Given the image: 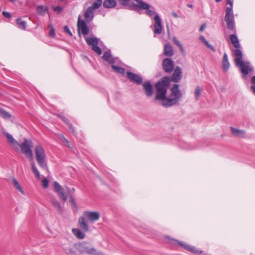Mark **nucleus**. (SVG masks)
Returning a JSON list of instances; mask_svg holds the SVG:
<instances>
[{"mask_svg": "<svg viewBox=\"0 0 255 255\" xmlns=\"http://www.w3.org/2000/svg\"><path fill=\"white\" fill-rule=\"evenodd\" d=\"M121 3L124 6H127L129 3V0H120Z\"/></svg>", "mask_w": 255, "mask_h": 255, "instance_id": "obj_50", "label": "nucleus"}, {"mask_svg": "<svg viewBox=\"0 0 255 255\" xmlns=\"http://www.w3.org/2000/svg\"><path fill=\"white\" fill-rule=\"evenodd\" d=\"M66 146H67L68 147H69V148H72V147L70 146V144H69V142H68V144H66Z\"/></svg>", "mask_w": 255, "mask_h": 255, "instance_id": "obj_56", "label": "nucleus"}, {"mask_svg": "<svg viewBox=\"0 0 255 255\" xmlns=\"http://www.w3.org/2000/svg\"><path fill=\"white\" fill-rule=\"evenodd\" d=\"M21 149L23 153H24L27 157L32 159L33 153L31 147H32V142L30 140L24 138V142L18 145Z\"/></svg>", "mask_w": 255, "mask_h": 255, "instance_id": "obj_6", "label": "nucleus"}, {"mask_svg": "<svg viewBox=\"0 0 255 255\" xmlns=\"http://www.w3.org/2000/svg\"><path fill=\"white\" fill-rule=\"evenodd\" d=\"M67 126L68 127L69 131L72 133L75 132V129L74 127H73L72 124L70 123L69 124L67 125Z\"/></svg>", "mask_w": 255, "mask_h": 255, "instance_id": "obj_49", "label": "nucleus"}, {"mask_svg": "<svg viewBox=\"0 0 255 255\" xmlns=\"http://www.w3.org/2000/svg\"><path fill=\"white\" fill-rule=\"evenodd\" d=\"M9 1H11V2H13L15 1V0H9Z\"/></svg>", "mask_w": 255, "mask_h": 255, "instance_id": "obj_59", "label": "nucleus"}, {"mask_svg": "<svg viewBox=\"0 0 255 255\" xmlns=\"http://www.w3.org/2000/svg\"><path fill=\"white\" fill-rule=\"evenodd\" d=\"M182 97V93L179 89V85L174 84L170 89V94L167 96L166 93L163 95L160 104L164 107L168 108L176 105H178L179 102Z\"/></svg>", "mask_w": 255, "mask_h": 255, "instance_id": "obj_1", "label": "nucleus"}, {"mask_svg": "<svg viewBox=\"0 0 255 255\" xmlns=\"http://www.w3.org/2000/svg\"><path fill=\"white\" fill-rule=\"evenodd\" d=\"M187 6L190 8H193V6L192 4L188 3Z\"/></svg>", "mask_w": 255, "mask_h": 255, "instance_id": "obj_55", "label": "nucleus"}, {"mask_svg": "<svg viewBox=\"0 0 255 255\" xmlns=\"http://www.w3.org/2000/svg\"><path fill=\"white\" fill-rule=\"evenodd\" d=\"M35 154L38 165L43 169H47L46 154L43 148L41 145H37L35 147Z\"/></svg>", "mask_w": 255, "mask_h": 255, "instance_id": "obj_4", "label": "nucleus"}, {"mask_svg": "<svg viewBox=\"0 0 255 255\" xmlns=\"http://www.w3.org/2000/svg\"><path fill=\"white\" fill-rule=\"evenodd\" d=\"M60 138L62 141H63V142H65L66 144H68L69 141L63 135H60Z\"/></svg>", "mask_w": 255, "mask_h": 255, "instance_id": "obj_52", "label": "nucleus"}, {"mask_svg": "<svg viewBox=\"0 0 255 255\" xmlns=\"http://www.w3.org/2000/svg\"><path fill=\"white\" fill-rule=\"evenodd\" d=\"M233 52L235 57V62L236 64L240 68L241 72L243 75V77L246 78L250 71H253V69L250 66L249 62L245 63L243 61V53L241 50L235 49Z\"/></svg>", "mask_w": 255, "mask_h": 255, "instance_id": "obj_2", "label": "nucleus"}, {"mask_svg": "<svg viewBox=\"0 0 255 255\" xmlns=\"http://www.w3.org/2000/svg\"><path fill=\"white\" fill-rule=\"evenodd\" d=\"M201 89L199 86H197L194 91V95L196 101L199 100V97L201 94Z\"/></svg>", "mask_w": 255, "mask_h": 255, "instance_id": "obj_38", "label": "nucleus"}, {"mask_svg": "<svg viewBox=\"0 0 255 255\" xmlns=\"http://www.w3.org/2000/svg\"><path fill=\"white\" fill-rule=\"evenodd\" d=\"M54 187L55 191L58 193L59 197L62 199L63 202H66L67 199V197L62 186L57 181H55L54 182Z\"/></svg>", "mask_w": 255, "mask_h": 255, "instance_id": "obj_13", "label": "nucleus"}, {"mask_svg": "<svg viewBox=\"0 0 255 255\" xmlns=\"http://www.w3.org/2000/svg\"><path fill=\"white\" fill-rule=\"evenodd\" d=\"M155 87L156 88V95L154 98L155 100H159V81H158L156 82L155 85Z\"/></svg>", "mask_w": 255, "mask_h": 255, "instance_id": "obj_36", "label": "nucleus"}, {"mask_svg": "<svg viewBox=\"0 0 255 255\" xmlns=\"http://www.w3.org/2000/svg\"><path fill=\"white\" fill-rule=\"evenodd\" d=\"M109 240H103L101 244V245L103 246L104 248L108 249L109 250H111L112 249V247L109 246Z\"/></svg>", "mask_w": 255, "mask_h": 255, "instance_id": "obj_40", "label": "nucleus"}, {"mask_svg": "<svg viewBox=\"0 0 255 255\" xmlns=\"http://www.w3.org/2000/svg\"><path fill=\"white\" fill-rule=\"evenodd\" d=\"M102 58L104 60L108 62L110 64H115L116 63L117 60H118V58L114 57L112 55L110 51H105Z\"/></svg>", "mask_w": 255, "mask_h": 255, "instance_id": "obj_18", "label": "nucleus"}, {"mask_svg": "<svg viewBox=\"0 0 255 255\" xmlns=\"http://www.w3.org/2000/svg\"><path fill=\"white\" fill-rule=\"evenodd\" d=\"M171 79L168 76H164L160 80V99L165 93H167V89Z\"/></svg>", "mask_w": 255, "mask_h": 255, "instance_id": "obj_10", "label": "nucleus"}, {"mask_svg": "<svg viewBox=\"0 0 255 255\" xmlns=\"http://www.w3.org/2000/svg\"><path fill=\"white\" fill-rule=\"evenodd\" d=\"M251 82L252 84L251 86V90H252L253 93L255 95V76H254L252 77Z\"/></svg>", "mask_w": 255, "mask_h": 255, "instance_id": "obj_42", "label": "nucleus"}, {"mask_svg": "<svg viewBox=\"0 0 255 255\" xmlns=\"http://www.w3.org/2000/svg\"><path fill=\"white\" fill-rule=\"evenodd\" d=\"M65 253L67 255H80L77 252L72 248H64Z\"/></svg>", "mask_w": 255, "mask_h": 255, "instance_id": "obj_33", "label": "nucleus"}, {"mask_svg": "<svg viewBox=\"0 0 255 255\" xmlns=\"http://www.w3.org/2000/svg\"><path fill=\"white\" fill-rule=\"evenodd\" d=\"M77 28L78 32H81L84 35H87L89 33L90 30L86 22L83 19H81L80 16L78 17Z\"/></svg>", "mask_w": 255, "mask_h": 255, "instance_id": "obj_12", "label": "nucleus"}, {"mask_svg": "<svg viewBox=\"0 0 255 255\" xmlns=\"http://www.w3.org/2000/svg\"><path fill=\"white\" fill-rule=\"evenodd\" d=\"M230 39L233 46L236 48V49H239L238 48H240V44L237 36L234 34H231Z\"/></svg>", "mask_w": 255, "mask_h": 255, "instance_id": "obj_23", "label": "nucleus"}, {"mask_svg": "<svg viewBox=\"0 0 255 255\" xmlns=\"http://www.w3.org/2000/svg\"><path fill=\"white\" fill-rule=\"evenodd\" d=\"M163 54L167 57H171L174 54V51L172 45L167 43L164 45Z\"/></svg>", "mask_w": 255, "mask_h": 255, "instance_id": "obj_20", "label": "nucleus"}, {"mask_svg": "<svg viewBox=\"0 0 255 255\" xmlns=\"http://www.w3.org/2000/svg\"><path fill=\"white\" fill-rule=\"evenodd\" d=\"M160 32H161V29H162V26H161V24H160Z\"/></svg>", "mask_w": 255, "mask_h": 255, "instance_id": "obj_58", "label": "nucleus"}, {"mask_svg": "<svg viewBox=\"0 0 255 255\" xmlns=\"http://www.w3.org/2000/svg\"><path fill=\"white\" fill-rule=\"evenodd\" d=\"M111 67L114 71L119 74L124 75L125 73L126 70L125 68L121 67H119L114 65V64H111Z\"/></svg>", "mask_w": 255, "mask_h": 255, "instance_id": "obj_31", "label": "nucleus"}, {"mask_svg": "<svg viewBox=\"0 0 255 255\" xmlns=\"http://www.w3.org/2000/svg\"><path fill=\"white\" fill-rule=\"evenodd\" d=\"M150 6L148 9H144L146 10L145 14L152 17L154 15V20L155 23L154 24V32L155 34H159V15L156 14L155 11L150 9Z\"/></svg>", "mask_w": 255, "mask_h": 255, "instance_id": "obj_8", "label": "nucleus"}, {"mask_svg": "<svg viewBox=\"0 0 255 255\" xmlns=\"http://www.w3.org/2000/svg\"><path fill=\"white\" fill-rule=\"evenodd\" d=\"M84 17L87 22H90L94 17V10L89 7L85 12Z\"/></svg>", "mask_w": 255, "mask_h": 255, "instance_id": "obj_22", "label": "nucleus"}, {"mask_svg": "<svg viewBox=\"0 0 255 255\" xmlns=\"http://www.w3.org/2000/svg\"><path fill=\"white\" fill-rule=\"evenodd\" d=\"M16 23L17 25V27L22 30H25L27 25L25 21L22 20L20 18H18L16 20Z\"/></svg>", "mask_w": 255, "mask_h": 255, "instance_id": "obj_28", "label": "nucleus"}, {"mask_svg": "<svg viewBox=\"0 0 255 255\" xmlns=\"http://www.w3.org/2000/svg\"><path fill=\"white\" fill-rule=\"evenodd\" d=\"M31 170L32 172L34 173L35 176L37 178L39 179L40 178V173L38 171L37 168L35 165L34 163H32L31 164Z\"/></svg>", "mask_w": 255, "mask_h": 255, "instance_id": "obj_37", "label": "nucleus"}, {"mask_svg": "<svg viewBox=\"0 0 255 255\" xmlns=\"http://www.w3.org/2000/svg\"><path fill=\"white\" fill-rule=\"evenodd\" d=\"M222 66L224 71L226 72L228 70L230 64L228 60V57L227 54L225 52L224 54L223 58L222 60Z\"/></svg>", "mask_w": 255, "mask_h": 255, "instance_id": "obj_25", "label": "nucleus"}, {"mask_svg": "<svg viewBox=\"0 0 255 255\" xmlns=\"http://www.w3.org/2000/svg\"><path fill=\"white\" fill-rule=\"evenodd\" d=\"M48 10V8L43 5H39L36 7L37 12L41 15H44Z\"/></svg>", "mask_w": 255, "mask_h": 255, "instance_id": "obj_29", "label": "nucleus"}, {"mask_svg": "<svg viewBox=\"0 0 255 255\" xmlns=\"http://www.w3.org/2000/svg\"><path fill=\"white\" fill-rule=\"evenodd\" d=\"M59 117L67 125L70 123L69 120L66 117L62 116H60Z\"/></svg>", "mask_w": 255, "mask_h": 255, "instance_id": "obj_48", "label": "nucleus"}, {"mask_svg": "<svg viewBox=\"0 0 255 255\" xmlns=\"http://www.w3.org/2000/svg\"><path fill=\"white\" fill-rule=\"evenodd\" d=\"M0 115L2 118L5 119H9L11 117V115L9 113L1 108H0Z\"/></svg>", "mask_w": 255, "mask_h": 255, "instance_id": "obj_34", "label": "nucleus"}, {"mask_svg": "<svg viewBox=\"0 0 255 255\" xmlns=\"http://www.w3.org/2000/svg\"><path fill=\"white\" fill-rule=\"evenodd\" d=\"M4 135L6 137L8 142L13 145H19L18 142L15 140L13 136L7 132H3Z\"/></svg>", "mask_w": 255, "mask_h": 255, "instance_id": "obj_26", "label": "nucleus"}, {"mask_svg": "<svg viewBox=\"0 0 255 255\" xmlns=\"http://www.w3.org/2000/svg\"><path fill=\"white\" fill-rule=\"evenodd\" d=\"M2 15L7 18H10L11 17V14L10 12L6 11H3L2 12Z\"/></svg>", "mask_w": 255, "mask_h": 255, "instance_id": "obj_44", "label": "nucleus"}, {"mask_svg": "<svg viewBox=\"0 0 255 255\" xmlns=\"http://www.w3.org/2000/svg\"><path fill=\"white\" fill-rule=\"evenodd\" d=\"M142 87L144 90V94L147 97H150L153 94V90L151 83L149 81H147L142 83Z\"/></svg>", "mask_w": 255, "mask_h": 255, "instance_id": "obj_17", "label": "nucleus"}, {"mask_svg": "<svg viewBox=\"0 0 255 255\" xmlns=\"http://www.w3.org/2000/svg\"><path fill=\"white\" fill-rule=\"evenodd\" d=\"M83 215L92 222L98 221L100 217L99 212L89 211H85Z\"/></svg>", "mask_w": 255, "mask_h": 255, "instance_id": "obj_16", "label": "nucleus"}, {"mask_svg": "<svg viewBox=\"0 0 255 255\" xmlns=\"http://www.w3.org/2000/svg\"><path fill=\"white\" fill-rule=\"evenodd\" d=\"M53 10L55 11H57V12H61V11L63 10V7H61L60 6H54L53 7Z\"/></svg>", "mask_w": 255, "mask_h": 255, "instance_id": "obj_47", "label": "nucleus"}, {"mask_svg": "<svg viewBox=\"0 0 255 255\" xmlns=\"http://www.w3.org/2000/svg\"><path fill=\"white\" fill-rule=\"evenodd\" d=\"M205 27H206V24H203L200 27L199 30L200 31H203L204 30Z\"/></svg>", "mask_w": 255, "mask_h": 255, "instance_id": "obj_53", "label": "nucleus"}, {"mask_svg": "<svg viewBox=\"0 0 255 255\" xmlns=\"http://www.w3.org/2000/svg\"><path fill=\"white\" fill-rule=\"evenodd\" d=\"M178 240H167V243L168 244H176L177 243V244L180 245L181 247L183 248L186 249L188 251H189L192 253L197 254V255H200L202 254L203 251L202 250H200L198 249H197L194 246H192L191 245H188L186 243H184L183 242H178Z\"/></svg>", "mask_w": 255, "mask_h": 255, "instance_id": "obj_7", "label": "nucleus"}, {"mask_svg": "<svg viewBox=\"0 0 255 255\" xmlns=\"http://www.w3.org/2000/svg\"><path fill=\"white\" fill-rule=\"evenodd\" d=\"M231 7H228L226 9L225 20L227 23V27L229 30H234L235 28L234 16L232 11L233 2L230 1L229 3Z\"/></svg>", "mask_w": 255, "mask_h": 255, "instance_id": "obj_5", "label": "nucleus"}, {"mask_svg": "<svg viewBox=\"0 0 255 255\" xmlns=\"http://www.w3.org/2000/svg\"><path fill=\"white\" fill-rule=\"evenodd\" d=\"M42 186L44 188H47L48 187L49 181L46 178H45L42 180Z\"/></svg>", "mask_w": 255, "mask_h": 255, "instance_id": "obj_43", "label": "nucleus"}, {"mask_svg": "<svg viewBox=\"0 0 255 255\" xmlns=\"http://www.w3.org/2000/svg\"><path fill=\"white\" fill-rule=\"evenodd\" d=\"M116 1L115 0H105L103 2V6L105 8H112L116 5Z\"/></svg>", "mask_w": 255, "mask_h": 255, "instance_id": "obj_27", "label": "nucleus"}, {"mask_svg": "<svg viewBox=\"0 0 255 255\" xmlns=\"http://www.w3.org/2000/svg\"><path fill=\"white\" fill-rule=\"evenodd\" d=\"M86 41L89 46H92V49L98 55H101L102 53L101 48L98 45L99 43V39L97 37H87Z\"/></svg>", "mask_w": 255, "mask_h": 255, "instance_id": "obj_9", "label": "nucleus"}, {"mask_svg": "<svg viewBox=\"0 0 255 255\" xmlns=\"http://www.w3.org/2000/svg\"><path fill=\"white\" fill-rule=\"evenodd\" d=\"M12 183L15 186V187L21 193H23V191L22 190V189L20 187V185L19 184L18 181L14 178L12 180Z\"/></svg>", "mask_w": 255, "mask_h": 255, "instance_id": "obj_39", "label": "nucleus"}, {"mask_svg": "<svg viewBox=\"0 0 255 255\" xmlns=\"http://www.w3.org/2000/svg\"><path fill=\"white\" fill-rule=\"evenodd\" d=\"M222 0H215V1L217 2H219L220 1H221Z\"/></svg>", "mask_w": 255, "mask_h": 255, "instance_id": "obj_57", "label": "nucleus"}, {"mask_svg": "<svg viewBox=\"0 0 255 255\" xmlns=\"http://www.w3.org/2000/svg\"><path fill=\"white\" fill-rule=\"evenodd\" d=\"M173 41L175 44H176L179 47V48L182 51H184V48L182 45L180 43V42L178 40V39L174 37L173 38Z\"/></svg>", "mask_w": 255, "mask_h": 255, "instance_id": "obj_41", "label": "nucleus"}, {"mask_svg": "<svg viewBox=\"0 0 255 255\" xmlns=\"http://www.w3.org/2000/svg\"><path fill=\"white\" fill-rule=\"evenodd\" d=\"M172 15H173L174 17H175V18H177V17H178V15H177V13H175V12H172Z\"/></svg>", "mask_w": 255, "mask_h": 255, "instance_id": "obj_54", "label": "nucleus"}, {"mask_svg": "<svg viewBox=\"0 0 255 255\" xmlns=\"http://www.w3.org/2000/svg\"><path fill=\"white\" fill-rule=\"evenodd\" d=\"M60 1H63L64 0H60Z\"/></svg>", "mask_w": 255, "mask_h": 255, "instance_id": "obj_61", "label": "nucleus"}, {"mask_svg": "<svg viewBox=\"0 0 255 255\" xmlns=\"http://www.w3.org/2000/svg\"><path fill=\"white\" fill-rule=\"evenodd\" d=\"M182 71L181 68L179 66H177L174 70L173 73L171 76V81L178 83L182 78Z\"/></svg>", "mask_w": 255, "mask_h": 255, "instance_id": "obj_15", "label": "nucleus"}, {"mask_svg": "<svg viewBox=\"0 0 255 255\" xmlns=\"http://www.w3.org/2000/svg\"><path fill=\"white\" fill-rule=\"evenodd\" d=\"M74 246L81 254L90 255H104L102 252H98L95 248L92 247L91 245L86 241L75 243Z\"/></svg>", "mask_w": 255, "mask_h": 255, "instance_id": "obj_3", "label": "nucleus"}, {"mask_svg": "<svg viewBox=\"0 0 255 255\" xmlns=\"http://www.w3.org/2000/svg\"><path fill=\"white\" fill-rule=\"evenodd\" d=\"M69 202H70V203L72 205V206L76 208V204L75 202V201H74V199L73 198V197H72V195H70V200H69Z\"/></svg>", "mask_w": 255, "mask_h": 255, "instance_id": "obj_46", "label": "nucleus"}, {"mask_svg": "<svg viewBox=\"0 0 255 255\" xmlns=\"http://www.w3.org/2000/svg\"><path fill=\"white\" fill-rule=\"evenodd\" d=\"M49 35L51 37L55 36V30L53 27H52L49 32Z\"/></svg>", "mask_w": 255, "mask_h": 255, "instance_id": "obj_51", "label": "nucleus"}, {"mask_svg": "<svg viewBox=\"0 0 255 255\" xmlns=\"http://www.w3.org/2000/svg\"><path fill=\"white\" fill-rule=\"evenodd\" d=\"M102 4V0H97L92 3V5L90 6L94 10L99 8Z\"/></svg>", "mask_w": 255, "mask_h": 255, "instance_id": "obj_35", "label": "nucleus"}, {"mask_svg": "<svg viewBox=\"0 0 255 255\" xmlns=\"http://www.w3.org/2000/svg\"><path fill=\"white\" fill-rule=\"evenodd\" d=\"M230 1H231L230 0H227V2L228 3H229L230 2Z\"/></svg>", "mask_w": 255, "mask_h": 255, "instance_id": "obj_60", "label": "nucleus"}, {"mask_svg": "<svg viewBox=\"0 0 255 255\" xmlns=\"http://www.w3.org/2000/svg\"><path fill=\"white\" fill-rule=\"evenodd\" d=\"M73 234L79 239H83L84 237V234L78 229H73Z\"/></svg>", "mask_w": 255, "mask_h": 255, "instance_id": "obj_30", "label": "nucleus"}, {"mask_svg": "<svg viewBox=\"0 0 255 255\" xmlns=\"http://www.w3.org/2000/svg\"><path fill=\"white\" fill-rule=\"evenodd\" d=\"M200 39L208 48H209L210 49L212 50L213 51H215L214 47L209 44L208 41L206 40V39L203 36L201 35L200 36Z\"/></svg>", "mask_w": 255, "mask_h": 255, "instance_id": "obj_32", "label": "nucleus"}, {"mask_svg": "<svg viewBox=\"0 0 255 255\" xmlns=\"http://www.w3.org/2000/svg\"><path fill=\"white\" fill-rule=\"evenodd\" d=\"M64 32H65L66 33H67L68 34H69L70 36H72V32H71L70 29L69 28L68 26H67V25H65L64 28Z\"/></svg>", "mask_w": 255, "mask_h": 255, "instance_id": "obj_45", "label": "nucleus"}, {"mask_svg": "<svg viewBox=\"0 0 255 255\" xmlns=\"http://www.w3.org/2000/svg\"><path fill=\"white\" fill-rule=\"evenodd\" d=\"M126 73L127 78L131 82H133L138 85H139L142 83V78L140 75L130 71H127Z\"/></svg>", "mask_w": 255, "mask_h": 255, "instance_id": "obj_14", "label": "nucleus"}, {"mask_svg": "<svg viewBox=\"0 0 255 255\" xmlns=\"http://www.w3.org/2000/svg\"><path fill=\"white\" fill-rule=\"evenodd\" d=\"M85 216L80 217L79 218L78 222L79 224V227L80 229L85 232H86L88 231L89 227L87 223L85 220Z\"/></svg>", "mask_w": 255, "mask_h": 255, "instance_id": "obj_19", "label": "nucleus"}, {"mask_svg": "<svg viewBox=\"0 0 255 255\" xmlns=\"http://www.w3.org/2000/svg\"><path fill=\"white\" fill-rule=\"evenodd\" d=\"M51 204L56 210L57 213L58 214H62L63 211L60 203L56 199H52L51 200Z\"/></svg>", "mask_w": 255, "mask_h": 255, "instance_id": "obj_24", "label": "nucleus"}, {"mask_svg": "<svg viewBox=\"0 0 255 255\" xmlns=\"http://www.w3.org/2000/svg\"><path fill=\"white\" fill-rule=\"evenodd\" d=\"M232 133L235 136L239 137H244L246 134V131L244 130L238 129L234 127H231Z\"/></svg>", "mask_w": 255, "mask_h": 255, "instance_id": "obj_21", "label": "nucleus"}, {"mask_svg": "<svg viewBox=\"0 0 255 255\" xmlns=\"http://www.w3.org/2000/svg\"><path fill=\"white\" fill-rule=\"evenodd\" d=\"M174 66V61L170 58H165L162 61V69L167 73H170L173 71Z\"/></svg>", "mask_w": 255, "mask_h": 255, "instance_id": "obj_11", "label": "nucleus"}]
</instances>
